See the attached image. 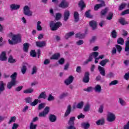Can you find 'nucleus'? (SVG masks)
<instances>
[{"label": "nucleus", "mask_w": 129, "mask_h": 129, "mask_svg": "<svg viewBox=\"0 0 129 129\" xmlns=\"http://www.w3.org/2000/svg\"><path fill=\"white\" fill-rule=\"evenodd\" d=\"M17 75H18V74L15 72L11 76V81L9 82L7 84L8 89H11L13 86H15V85L17 84Z\"/></svg>", "instance_id": "f257e3e1"}, {"label": "nucleus", "mask_w": 129, "mask_h": 129, "mask_svg": "<svg viewBox=\"0 0 129 129\" xmlns=\"http://www.w3.org/2000/svg\"><path fill=\"white\" fill-rule=\"evenodd\" d=\"M49 26L51 31H57L60 27H62V23L60 22L54 23V21H51Z\"/></svg>", "instance_id": "f03ea898"}, {"label": "nucleus", "mask_w": 129, "mask_h": 129, "mask_svg": "<svg viewBox=\"0 0 129 129\" xmlns=\"http://www.w3.org/2000/svg\"><path fill=\"white\" fill-rule=\"evenodd\" d=\"M99 53L98 52L94 51L92 53H91L89 56V58L87 60H86L83 62V65H87L89 62H91L92 60L93 59V58H97V57L98 56Z\"/></svg>", "instance_id": "7ed1b4c3"}, {"label": "nucleus", "mask_w": 129, "mask_h": 129, "mask_svg": "<svg viewBox=\"0 0 129 129\" xmlns=\"http://www.w3.org/2000/svg\"><path fill=\"white\" fill-rule=\"evenodd\" d=\"M9 36H12V40L14 44H18V43H21L22 41V37L19 34L13 35V33H10Z\"/></svg>", "instance_id": "20e7f679"}, {"label": "nucleus", "mask_w": 129, "mask_h": 129, "mask_svg": "<svg viewBox=\"0 0 129 129\" xmlns=\"http://www.w3.org/2000/svg\"><path fill=\"white\" fill-rule=\"evenodd\" d=\"M115 118L116 117L115 116V114L111 112H108L107 114V120L109 122H112L115 120Z\"/></svg>", "instance_id": "39448f33"}, {"label": "nucleus", "mask_w": 129, "mask_h": 129, "mask_svg": "<svg viewBox=\"0 0 129 129\" xmlns=\"http://www.w3.org/2000/svg\"><path fill=\"white\" fill-rule=\"evenodd\" d=\"M24 14L25 16H28L29 17H31L32 16L33 12L30 10V7L28 6H26L24 8Z\"/></svg>", "instance_id": "423d86ee"}, {"label": "nucleus", "mask_w": 129, "mask_h": 129, "mask_svg": "<svg viewBox=\"0 0 129 129\" xmlns=\"http://www.w3.org/2000/svg\"><path fill=\"white\" fill-rule=\"evenodd\" d=\"M69 7V3L66 0H62L60 4L59 5V8L62 9H66Z\"/></svg>", "instance_id": "0eeeda50"}, {"label": "nucleus", "mask_w": 129, "mask_h": 129, "mask_svg": "<svg viewBox=\"0 0 129 129\" xmlns=\"http://www.w3.org/2000/svg\"><path fill=\"white\" fill-rule=\"evenodd\" d=\"M124 51L125 56H129V37L127 38V41L125 42Z\"/></svg>", "instance_id": "6e6552de"}, {"label": "nucleus", "mask_w": 129, "mask_h": 129, "mask_svg": "<svg viewBox=\"0 0 129 129\" xmlns=\"http://www.w3.org/2000/svg\"><path fill=\"white\" fill-rule=\"evenodd\" d=\"M89 72H86L85 73L84 77L83 79V81L85 83H88L89 82Z\"/></svg>", "instance_id": "1a4fd4ad"}, {"label": "nucleus", "mask_w": 129, "mask_h": 129, "mask_svg": "<svg viewBox=\"0 0 129 129\" xmlns=\"http://www.w3.org/2000/svg\"><path fill=\"white\" fill-rule=\"evenodd\" d=\"M70 17V12L68 10H66L63 13V20L64 22H67Z\"/></svg>", "instance_id": "9d476101"}, {"label": "nucleus", "mask_w": 129, "mask_h": 129, "mask_svg": "<svg viewBox=\"0 0 129 129\" xmlns=\"http://www.w3.org/2000/svg\"><path fill=\"white\" fill-rule=\"evenodd\" d=\"M74 80V77L72 76H70L68 79H66L64 81V83L66 85H69V84H71L73 81Z\"/></svg>", "instance_id": "9b49d317"}, {"label": "nucleus", "mask_w": 129, "mask_h": 129, "mask_svg": "<svg viewBox=\"0 0 129 129\" xmlns=\"http://www.w3.org/2000/svg\"><path fill=\"white\" fill-rule=\"evenodd\" d=\"M102 7H105V3H104V1H102L101 4L95 5L94 10L95 11H98V9H100V8H102Z\"/></svg>", "instance_id": "f8f14e48"}, {"label": "nucleus", "mask_w": 129, "mask_h": 129, "mask_svg": "<svg viewBox=\"0 0 129 129\" xmlns=\"http://www.w3.org/2000/svg\"><path fill=\"white\" fill-rule=\"evenodd\" d=\"M95 92L97 93H100L101 92V86L100 85H96L95 87L93 88Z\"/></svg>", "instance_id": "ddd939ff"}, {"label": "nucleus", "mask_w": 129, "mask_h": 129, "mask_svg": "<svg viewBox=\"0 0 129 129\" xmlns=\"http://www.w3.org/2000/svg\"><path fill=\"white\" fill-rule=\"evenodd\" d=\"M70 113H71V105H69L67 109L64 113V117H67Z\"/></svg>", "instance_id": "4468645a"}, {"label": "nucleus", "mask_w": 129, "mask_h": 129, "mask_svg": "<svg viewBox=\"0 0 129 129\" xmlns=\"http://www.w3.org/2000/svg\"><path fill=\"white\" fill-rule=\"evenodd\" d=\"M7 53L5 51H3L2 54L0 55V60L1 61H6L7 60Z\"/></svg>", "instance_id": "2eb2a0df"}, {"label": "nucleus", "mask_w": 129, "mask_h": 129, "mask_svg": "<svg viewBox=\"0 0 129 129\" xmlns=\"http://www.w3.org/2000/svg\"><path fill=\"white\" fill-rule=\"evenodd\" d=\"M74 18L75 23H78L79 21V13L78 12H75L74 13Z\"/></svg>", "instance_id": "dca6fc26"}, {"label": "nucleus", "mask_w": 129, "mask_h": 129, "mask_svg": "<svg viewBox=\"0 0 129 129\" xmlns=\"http://www.w3.org/2000/svg\"><path fill=\"white\" fill-rule=\"evenodd\" d=\"M98 67L101 75H102V76H105V70H104V68L101 67L100 66H98Z\"/></svg>", "instance_id": "f3484780"}, {"label": "nucleus", "mask_w": 129, "mask_h": 129, "mask_svg": "<svg viewBox=\"0 0 129 129\" xmlns=\"http://www.w3.org/2000/svg\"><path fill=\"white\" fill-rule=\"evenodd\" d=\"M75 121V117H71L69 120L68 124L69 125H75V123H74Z\"/></svg>", "instance_id": "a211bd4d"}, {"label": "nucleus", "mask_w": 129, "mask_h": 129, "mask_svg": "<svg viewBox=\"0 0 129 129\" xmlns=\"http://www.w3.org/2000/svg\"><path fill=\"white\" fill-rule=\"evenodd\" d=\"M119 23L122 26H124L125 25H127L128 24V22L125 21V19L123 18L119 19Z\"/></svg>", "instance_id": "6ab92c4d"}, {"label": "nucleus", "mask_w": 129, "mask_h": 129, "mask_svg": "<svg viewBox=\"0 0 129 129\" xmlns=\"http://www.w3.org/2000/svg\"><path fill=\"white\" fill-rule=\"evenodd\" d=\"M60 58V53H55L50 57L51 60H58Z\"/></svg>", "instance_id": "aec40b11"}, {"label": "nucleus", "mask_w": 129, "mask_h": 129, "mask_svg": "<svg viewBox=\"0 0 129 129\" xmlns=\"http://www.w3.org/2000/svg\"><path fill=\"white\" fill-rule=\"evenodd\" d=\"M36 46L37 47H44V46H46V42L45 41H37L36 42Z\"/></svg>", "instance_id": "412c9836"}, {"label": "nucleus", "mask_w": 129, "mask_h": 129, "mask_svg": "<svg viewBox=\"0 0 129 129\" xmlns=\"http://www.w3.org/2000/svg\"><path fill=\"white\" fill-rule=\"evenodd\" d=\"M20 5H15V4H12L11 5V9L12 11H15L16 10H19L20 8Z\"/></svg>", "instance_id": "4be33fe9"}, {"label": "nucleus", "mask_w": 129, "mask_h": 129, "mask_svg": "<svg viewBox=\"0 0 129 129\" xmlns=\"http://www.w3.org/2000/svg\"><path fill=\"white\" fill-rule=\"evenodd\" d=\"M89 24H90V27L92 28V30H95L96 29V26H97L96 22L94 21H92L90 22Z\"/></svg>", "instance_id": "5701e85b"}, {"label": "nucleus", "mask_w": 129, "mask_h": 129, "mask_svg": "<svg viewBox=\"0 0 129 129\" xmlns=\"http://www.w3.org/2000/svg\"><path fill=\"white\" fill-rule=\"evenodd\" d=\"M41 100L38 99H35L33 102H31L30 103L31 106H36L39 102H40Z\"/></svg>", "instance_id": "b1692460"}, {"label": "nucleus", "mask_w": 129, "mask_h": 129, "mask_svg": "<svg viewBox=\"0 0 129 129\" xmlns=\"http://www.w3.org/2000/svg\"><path fill=\"white\" fill-rule=\"evenodd\" d=\"M56 119L57 118L56 117V116H55V115L51 114L49 116V120L50 121H51V122H55Z\"/></svg>", "instance_id": "393cba45"}, {"label": "nucleus", "mask_w": 129, "mask_h": 129, "mask_svg": "<svg viewBox=\"0 0 129 129\" xmlns=\"http://www.w3.org/2000/svg\"><path fill=\"white\" fill-rule=\"evenodd\" d=\"M83 110L85 112H87V111H89V110H90V105L89 103L86 104L84 107Z\"/></svg>", "instance_id": "a878e982"}, {"label": "nucleus", "mask_w": 129, "mask_h": 129, "mask_svg": "<svg viewBox=\"0 0 129 129\" xmlns=\"http://www.w3.org/2000/svg\"><path fill=\"white\" fill-rule=\"evenodd\" d=\"M111 37L113 39H116V37H117V32H116V31H115V30H113L111 31Z\"/></svg>", "instance_id": "bb28decb"}, {"label": "nucleus", "mask_w": 129, "mask_h": 129, "mask_svg": "<svg viewBox=\"0 0 129 129\" xmlns=\"http://www.w3.org/2000/svg\"><path fill=\"white\" fill-rule=\"evenodd\" d=\"M109 62V59H105L104 60H102L100 62L99 64L101 65V66L104 67L105 65H106V63H108Z\"/></svg>", "instance_id": "cd10ccee"}, {"label": "nucleus", "mask_w": 129, "mask_h": 129, "mask_svg": "<svg viewBox=\"0 0 129 129\" xmlns=\"http://www.w3.org/2000/svg\"><path fill=\"white\" fill-rule=\"evenodd\" d=\"M40 98H43V99H46V98H47L46 92H43L41 93L40 95L38 96V99H40Z\"/></svg>", "instance_id": "c85d7f7f"}, {"label": "nucleus", "mask_w": 129, "mask_h": 129, "mask_svg": "<svg viewBox=\"0 0 129 129\" xmlns=\"http://www.w3.org/2000/svg\"><path fill=\"white\" fill-rule=\"evenodd\" d=\"M82 126L83 128L89 129L90 126V124H89V123L84 122L82 123Z\"/></svg>", "instance_id": "c756f323"}, {"label": "nucleus", "mask_w": 129, "mask_h": 129, "mask_svg": "<svg viewBox=\"0 0 129 129\" xmlns=\"http://www.w3.org/2000/svg\"><path fill=\"white\" fill-rule=\"evenodd\" d=\"M79 7L81 8V10H83L85 8V4H84V1L81 0L79 3Z\"/></svg>", "instance_id": "7c9ffc66"}, {"label": "nucleus", "mask_w": 129, "mask_h": 129, "mask_svg": "<svg viewBox=\"0 0 129 129\" xmlns=\"http://www.w3.org/2000/svg\"><path fill=\"white\" fill-rule=\"evenodd\" d=\"M24 47H23V51H24V52H28V50H29V43H25L23 45Z\"/></svg>", "instance_id": "2f4dec72"}, {"label": "nucleus", "mask_w": 129, "mask_h": 129, "mask_svg": "<svg viewBox=\"0 0 129 129\" xmlns=\"http://www.w3.org/2000/svg\"><path fill=\"white\" fill-rule=\"evenodd\" d=\"M117 43L119 45H123L124 44V40H123V38L120 37L117 40Z\"/></svg>", "instance_id": "473e14b6"}, {"label": "nucleus", "mask_w": 129, "mask_h": 129, "mask_svg": "<svg viewBox=\"0 0 129 129\" xmlns=\"http://www.w3.org/2000/svg\"><path fill=\"white\" fill-rule=\"evenodd\" d=\"M41 24H42V22H41V21L37 22V31H42V30H43V28L41 26Z\"/></svg>", "instance_id": "72a5a7b5"}, {"label": "nucleus", "mask_w": 129, "mask_h": 129, "mask_svg": "<svg viewBox=\"0 0 129 129\" xmlns=\"http://www.w3.org/2000/svg\"><path fill=\"white\" fill-rule=\"evenodd\" d=\"M96 123L97 125H103L104 124V119H99L96 121Z\"/></svg>", "instance_id": "f704fd0d"}, {"label": "nucleus", "mask_w": 129, "mask_h": 129, "mask_svg": "<svg viewBox=\"0 0 129 129\" xmlns=\"http://www.w3.org/2000/svg\"><path fill=\"white\" fill-rule=\"evenodd\" d=\"M21 71L22 74H26V73L27 72V66L23 65L21 68Z\"/></svg>", "instance_id": "c9c22d12"}, {"label": "nucleus", "mask_w": 129, "mask_h": 129, "mask_svg": "<svg viewBox=\"0 0 129 129\" xmlns=\"http://www.w3.org/2000/svg\"><path fill=\"white\" fill-rule=\"evenodd\" d=\"M74 35V32H71L69 33H67L65 35V38L66 40H68L70 37H72V36H73Z\"/></svg>", "instance_id": "e433bc0d"}, {"label": "nucleus", "mask_w": 129, "mask_h": 129, "mask_svg": "<svg viewBox=\"0 0 129 129\" xmlns=\"http://www.w3.org/2000/svg\"><path fill=\"white\" fill-rule=\"evenodd\" d=\"M6 84L4 83V82L1 81L0 82V91H4L5 90V86Z\"/></svg>", "instance_id": "4c0bfd02"}, {"label": "nucleus", "mask_w": 129, "mask_h": 129, "mask_svg": "<svg viewBox=\"0 0 129 129\" xmlns=\"http://www.w3.org/2000/svg\"><path fill=\"white\" fill-rule=\"evenodd\" d=\"M25 100L26 103H30V104H31L32 101H33V98L28 97L26 98Z\"/></svg>", "instance_id": "58836bf2"}, {"label": "nucleus", "mask_w": 129, "mask_h": 129, "mask_svg": "<svg viewBox=\"0 0 129 129\" xmlns=\"http://www.w3.org/2000/svg\"><path fill=\"white\" fill-rule=\"evenodd\" d=\"M119 102L122 106H125V105H126V102H125V101L121 98L119 99Z\"/></svg>", "instance_id": "ea45409f"}, {"label": "nucleus", "mask_w": 129, "mask_h": 129, "mask_svg": "<svg viewBox=\"0 0 129 129\" xmlns=\"http://www.w3.org/2000/svg\"><path fill=\"white\" fill-rule=\"evenodd\" d=\"M23 92L24 93H25L26 94H28L29 93H32V92H34V89L30 88V89L24 90Z\"/></svg>", "instance_id": "a19ab883"}, {"label": "nucleus", "mask_w": 129, "mask_h": 129, "mask_svg": "<svg viewBox=\"0 0 129 129\" xmlns=\"http://www.w3.org/2000/svg\"><path fill=\"white\" fill-rule=\"evenodd\" d=\"M85 15L86 18H89L90 19L92 18V15H90V10H88L87 12H86Z\"/></svg>", "instance_id": "79ce46f5"}, {"label": "nucleus", "mask_w": 129, "mask_h": 129, "mask_svg": "<svg viewBox=\"0 0 129 129\" xmlns=\"http://www.w3.org/2000/svg\"><path fill=\"white\" fill-rule=\"evenodd\" d=\"M83 105H84V102H83V101L80 102V103H78L77 105V108L81 109V108L83 107Z\"/></svg>", "instance_id": "37998d69"}, {"label": "nucleus", "mask_w": 129, "mask_h": 129, "mask_svg": "<svg viewBox=\"0 0 129 129\" xmlns=\"http://www.w3.org/2000/svg\"><path fill=\"white\" fill-rule=\"evenodd\" d=\"M108 12V8H106L104 10H102L101 12V15L102 16H104L106 13Z\"/></svg>", "instance_id": "c03bdc74"}, {"label": "nucleus", "mask_w": 129, "mask_h": 129, "mask_svg": "<svg viewBox=\"0 0 129 129\" xmlns=\"http://www.w3.org/2000/svg\"><path fill=\"white\" fill-rule=\"evenodd\" d=\"M118 84V81L114 80V81H112V82H111L109 84V86H112V85H116V84Z\"/></svg>", "instance_id": "a18cd8bd"}, {"label": "nucleus", "mask_w": 129, "mask_h": 129, "mask_svg": "<svg viewBox=\"0 0 129 129\" xmlns=\"http://www.w3.org/2000/svg\"><path fill=\"white\" fill-rule=\"evenodd\" d=\"M112 17H113V13L110 12V13H109L106 19H107V20L110 21V20H111L112 19Z\"/></svg>", "instance_id": "49530a36"}, {"label": "nucleus", "mask_w": 129, "mask_h": 129, "mask_svg": "<svg viewBox=\"0 0 129 129\" xmlns=\"http://www.w3.org/2000/svg\"><path fill=\"white\" fill-rule=\"evenodd\" d=\"M115 47L118 53H120V52H121V50H122V47H121V46L118 44H116L115 45Z\"/></svg>", "instance_id": "de8ad7c7"}, {"label": "nucleus", "mask_w": 129, "mask_h": 129, "mask_svg": "<svg viewBox=\"0 0 129 129\" xmlns=\"http://www.w3.org/2000/svg\"><path fill=\"white\" fill-rule=\"evenodd\" d=\"M76 38H79L80 39H83L84 38V34H82L80 33L76 34Z\"/></svg>", "instance_id": "09e8293b"}, {"label": "nucleus", "mask_w": 129, "mask_h": 129, "mask_svg": "<svg viewBox=\"0 0 129 129\" xmlns=\"http://www.w3.org/2000/svg\"><path fill=\"white\" fill-rule=\"evenodd\" d=\"M126 6V4L125 3H123L121 4L119 7V11H122V10H123V9H124Z\"/></svg>", "instance_id": "8fccbe9b"}, {"label": "nucleus", "mask_w": 129, "mask_h": 129, "mask_svg": "<svg viewBox=\"0 0 129 129\" xmlns=\"http://www.w3.org/2000/svg\"><path fill=\"white\" fill-rule=\"evenodd\" d=\"M48 101H52V100H55V97L52 95V94H49L47 99Z\"/></svg>", "instance_id": "3c124183"}, {"label": "nucleus", "mask_w": 129, "mask_h": 129, "mask_svg": "<svg viewBox=\"0 0 129 129\" xmlns=\"http://www.w3.org/2000/svg\"><path fill=\"white\" fill-rule=\"evenodd\" d=\"M93 88L92 87H88V88L84 89V91H87V92H91V91H93Z\"/></svg>", "instance_id": "603ef678"}, {"label": "nucleus", "mask_w": 129, "mask_h": 129, "mask_svg": "<svg viewBox=\"0 0 129 129\" xmlns=\"http://www.w3.org/2000/svg\"><path fill=\"white\" fill-rule=\"evenodd\" d=\"M15 121H16V117H15V116L11 117L10 118V120L8 122V123H9V124H11V123H12L13 122H15Z\"/></svg>", "instance_id": "864d4df0"}, {"label": "nucleus", "mask_w": 129, "mask_h": 129, "mask_svg": "<svg viewBox=\"0 0 129 129\" xmlns=\"http://www.w3.org/2000/svg\"><path fill=\"white\" fill-rule=\"evenodd\" d=\"M50 111V107L46 106L44 109L43 112L47 115L48 113H49V112Z\"/></svg>", "instance_id": "5fc2aeb1"}, {"label": "nucleus", "mask_w": 129, "mask_h": 129, "mask_svg": "<svg viewBox=\"0 0 129 129\" xmlns=\"http://www.w3.org/2000/svg\"><path fill=\"white\" fill-rule=\"evenodd\" d=\"M61 17H62V15L60 13H56L55 16V20L56 21H59L60 19H61Z\"/></svg>", "instance_id": "6e6d98bb"}, {"label": "nucleus", "mask_w": 129, "mask_h": 129, "mask_svg": "<svg viewBox=\"0 0 129 129\" xmlns=\"http://www.w3.org/2000/svg\"><path fill=\"white\" fill-rule=\"evenodd\" d=\"M9 63H15L16 62V59L13 58L12 56H10L9 58Z\"/></svg>", "instance_id": "4d7b16f0"}, {"label": "nucleus", "mask_w": 129, "mask_h": 129, "mask_svg": "<svg viewBox=\"0 0 129 129\" xmlns=\"http://www.w3.org/2000/svg\"><path fill=\"white\" fill-rule=\"evenodd\" d=\"M107 78H112L114 77V74L111 72L109 73L107 75H106Z\"/></svg>", "instance_id": "13d9d810"}, {"label": "nucleus", "mask_w": 129, "mask_h": 129, "mask_svg": "<svg viewBox=\"0 0 129 129\" xmlns=\"http://www.w3.org/2000/svg\"><path fill=\"white\" fill-rule=\"evenodd\" d=\"M67 96H68V93H62L60 95L59 98L60 99H63L64 97H67Z\"/></svg>", "instance_id": "bf43d9fd"}, {"label": "nucleus", "mask_w": 129, "mask_h": 129, "mask_svg": "<svg viewBox=\"0 0 129 129\" xmlns=\"http://www.w3.org/2000/svg\"><path fill=\"white\" fill-rule=\"evenodd\" d=\"M37 128V124H34V123H30V129H36Z\"/></svg>", "instance_id": "052dcab7"}, {"label": "nucleus", "mask_w": 129, "mask_h": 129, "mask_svg": "<svg viewBox=\"0 0 129 129\" xmlns=\"http://www.w3.org/2000/svg\"><path fill=\"white\" fill-rule=\"evenodd\" d=\"M37 67L34 66L33 67V69H32V75H34V74H36V73H37Z\"/></svg>", "instance_id": "680f3d73"}, {"label": "nucleus", "mask_w": 129, "mask_h": 129, "mask_svg": "<svg viewBox=\"0 0 129 129\" xmlns=\"http://www.w3.org/2000/svg\"><path fill=\"white\" fill-rule=\"evenodd\" d=\"M45 107V103H41L38 106L39 110H41V109H43Z\"/></svg>", "instance_id": "e2e57ef3"}, {"label": "nucleus", "mask_w": 129, "mask_h": 129, "mask_svg": "<svg viewBox=\"0 0 129 129\" xmlns=\"http://www.w3.org/2000/svg\"><path fill=\"white\" fill-rule=\"evenodd\" d=\"M30 55L31 56H32V57H36L37 53H36V51L35 50H32L30 52Z\"/></svg>", "instance_id": "0e129e2a"}, {"label": "nucleus", "mask_w": 129, "mask_h": 129, "mask_svg": "<svg viewBox=\"0 0 129 129\" xmlns=\"http://www.w3.org/2000/svg\"><path fill=\"white\" fill-rule=\"evenodd\" d=\"M129 14V9H127L122 12L121 14V16H124V15H127Z\"/></svg>", "instance_id": "69168bd1"}, {"label": "nucleus", "mask_w": 129, "mask_h": 129, "mask_svg": "<svg viewBox=\"0 0 129 129\" xmlns=\"http://www.w3.org/2000/svg\"><path fill=\"white\" fill-rule=\"evenodd\" d=\"M124 79H125V80H128L129 79V72L126 74H125L124 76Z\"/></svg>", "instance_id": "338daca9"}, {"label": "nucleus", "mask_w": 129, "mask_h": 129, "mask_svg": "<svg viewBox=\"0 0 129 129\" xmlns=\"http://www.w3.org/2000/svg\"><path fill=\"white\" fill-rule=\"evenodd\" d=\"M123 129H129V121L127 122L126 124L123 125Z\"/></svg>", "instance_id": "774afa93"}]
</instances>
